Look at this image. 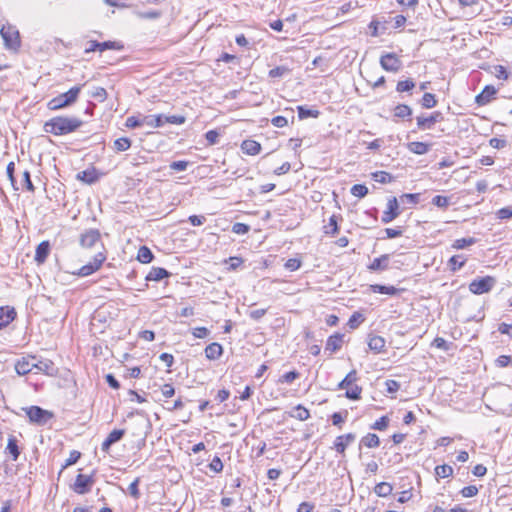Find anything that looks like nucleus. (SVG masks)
<instances>
[{"label": "nucleus", "mask_w": 512, "mask_h": 512, "mask_svg": "<svg viewBox=\"0 0 512 512\" xmlns=\"http://www.w3.org/2000/svg\"><path fill=\"white\" fill-rule=\"evenodd\" d=\"M83 121L77 117L56 116L43 125V131L54 136H63L77 131Z\"/></svg>", "instance_id": "obj_1"}, {"label": "nucleus", "mask_w": 512, "mask_h": 512, "mask_svg": "<svg viewBox=\"0 0 512 512\" xmlns=\"http://www.w3.org/2000/svg\"><path fill=\"white\" fill-rule=\"evenodd\" d=\"M82 86H74L67 92L62 93L48 101L47 107L49 110L55 111L71 106L78 99Z\"/></svg>", "instance_id": "obj_2"}, {"label": "nucleus", "mask_w": 512, "mask_h": 512, "mask_svg": "<svg viewBox=\"0 0 512 512\" xmlns=\"http://www.w3.org/2000/svg\"><path fill=\"white\" fill-rule=\"evenodd\" d=\"M24 411L29 418V421L39 426L46 425L50 420L54 418L53 412L45 410L40 406L33 405L26 407L24 408Z\"/></svg>", "instance_id": "obj_3"}, {"label": "nucleus", "mask_w": 512, "mask_h": 512, "mask_svg": "<svg viewBox=\"0 0 512 512\" xmlns=\"http://www.w3.org/2000/svg\"><path fill=\"white\" fill-rule=\"evenodd\" d=\"M495 284L496 279L492 276L476 278L469 284V290L475 295H481L490 292Z\"/></svg>", "instance_id": "obj_4"}, {"label": "nucleus", "mask_w": 512, "mask_h": 512, "mask_svg": "<svg viewBox=\"0 0 512 512\" xmlns=\"http://www.w3.org/2000/svg\"><path fill=\"white\" fill-rule=\"evenodd\" d=\"M79 243L82 248L91 249L97 245L103 246L101 242V234L98 229L85 230L79 238Z\"/></svg>", "instance_id": "obj_5"}, {"label": "nucleus", "mask_w": 512, "mask_h": 512, "mask_svg": "<svg viewBox=\"0 0 512 512\" xmlns=\"http://www.w3.org/2000/svg\"><path fill=\"white\" fill-rule=\"evenodd\" d=\"M5 47L10 50H17L20 47L19 32L12 26H3L0 30Z\"/></svg>", "instance_id": "obj_6"}, {"label": "nucleus", "mask_w": 512, "mask_h": 512, "mask_svg": "<svg viewBox=\"0 0 512 512\" xmlns=\"http://www.w3.org/2000/svg\"><path fill=\"white\" fill-rule=\"evenodd\" d=\"M94 483V475H84L80 473L76 476L75 482L72 485V489L75 493L84 495L90 492Z\"/></svg>", "instance_id": "obj_7"}, {"label": "nucleus", "mask_w": 512, "mask_h": 512, "mask_svg": "<svg viewBox=\"0 0 512 512\" xmlns=\"http://www.w3.org/2000/svg\"><path fill=\"white\" fill-rule=\"evenodd\" d=\"M381 67L388 72H398L402 67L400 58L392 52L382 54L380 57Z\"/></svg>", "instance_id": "obj_8"}, {"label": "nucleus", "mask_w": 512, "mask_h": 512, "mask_svg": "<svg viewBox=\"0 0 512 512\" xmlns=\"http://www.w3.org/2000/svg\"><path fill=\"white\" fill-rule=\"evenodd\" d=\"M443 120V114L440 111H435L431 113L429 116L420 115L417 116V128L419 130H430L434 127L437 122Z\"/></svg>", "instance_id": "obj_9"}, {"label": "nucleus", "mask_w": 512, "mask_h": 512, "mask_svg": "<svg viewBox=\"0 0 512 512\" xmlns=\"http://www.w3.org/2000/svg\"><path fill=\"white\" fill-rule=\"evenodd\" d=\"M106 257L103 253L99 252L95 255L93 262H89L88 264L82 266L77 272H75V275L86 277L94 272H96L105 261Z\"/></svg>", "instance_id": "obj_10"}, {"label": "nucleus", "mask_w": 512, "mask_h": 512, "mask_svg": "<svg viewBox=\"0 0 512 512\" xmlns=\"http://www.w3.org/2000/svg\"><path fill=\"white\" fill-rule=\"evenodd\" d=\"M399 203L396 197L388 199L387 209L383 212L381 221L384 224L392 222L400 215Z\"/></svg>", "instance_id": "obj_11"}, {"label": "nucleus", "mask_w": 512, "mask_h": 512, "mask_svg": "<svg viewBox=\"0 0 512 512\" xmlns=\"http://www.w3.org/2000/svg\"><path fill=\"white\" fill-rule=\"evenodd\" d=\"M124 435H125L124 429H114L113 431H111L109 433L107 438L103 441V443L101 445V450L103 452L108 453L110 450V447L113 444L119 442L124 437Z\"/></svg>", "instance_id": "obj_12"}, {"label": "nucleus", "mask_w": 512, "mask_h": 512, "mask_svg": "<svg viewBox=\"0 0 512 512\" xmlns=\"http://www.w3.org/2000/svg\"><path fill=\"white\" fill-rule=\"evenodd\" d=\"M497 90L493 85H486L483 90L475 97V102L479 106L488 104L496 95Z\"/></svg>", "instance_id": "obj_13"}, {"label": "nucleus", "mask_w": 512, "mask_h": 512, "mask_svg": "<svg viewBox=\"0 0 512 512\" xmlns=\"http://www.w3.org/2000/svg\"><path fill=\"white\" fill-rule=\"evenodd\" d=\"M356 435L354 433H347L336 437L334 441V449L340 454H344L347 446L354 442Z\"/></svg>", "instance_id": "obj_14"}, {"label": "nucleus", "mask_w": 512, "mask_h": 512, "mask_svg": "<svg viewBox=\"0 0 512 512\" xmlns=\"http://www.w3.org/2000/svg\"><path fill=\"white\" fill-rule=\"evenodd\" d=\"M390 255L383 254L375 258L369 265L368 269L373 272L385 271L389 268Z\"/></svg>", "instance_id": "obj_15"}, {"label": "nucleus", "mask_w": 512, "mask_h": 512, "mask_svg": "<svg viewBox=\"0 0 512 512\" xmlns=\"http://www.w3.org/2000/svg\"><path fill=\"white\" fill-rule=\"evenodd\" d=\"M16 317L14 308L0 307V330L8 326Z\"/></svg>", "instance_id": "obj_16"}, {"label": "nucleus", "mask_w": 512, "mask_h": 512, "mask_svg": "<svg viewBox=\"0 0 512 512\" xmlns=\"http://www.w3.org/2000/svg\"><path fill=\"white\" fill-rule=\"evenodd\" d=\"M50 253V243L49 241H42L36 247L35 251V261L39 264H42L46 261L48 255Z\"/></svg>", "instance_id": "obj_17"}, {"label": "nucleus", "mask_w": 512, "mask_h": 512, "mask_svg": "<svg viewBox=\"0 0 512 512\" xmlns=\"http://www.w3.org/2000/svg\"><path fill=\"white\" fill-rule=\"evenodd\" d=\"M343 337L344 335L340 333H335L334 335L329 336L325 350L330 351L331 353L338 351L342 347Z\"/></svg>", "instance_id": "obj_18"}, {"label": "nucleus", "mask_w": 512, "mask_h": 512, "mask_svg": "<svg viewBox=\"0 0 512 512\" xmlns=\"http://www.w3.org/2000/svg\"><path fill=\"white\" fill-rule=\"evenodd\" d=\"M222 354L223 347L217 342H213L205 348V356L209 360H217L222 356Z\"/></svg>", "instance_id": "obj_19"}, {"label": "nucleus", "mask_w": 512, "mask_h": 512, "mask_svg": "<svg viewBox=\"0 0 512 512\" xmlns=\"http://www.w3.org/2000/svg\"><path fill=\"white\" fill-rule=\"evenodd\" d=\"M243 153L247 155H257L261 151V144L255 140H244L241 144Z\"/></svg>", "instance_id": "obj_20"}, {"label": "nucleus", "mask_w": 512, "mask_h": 512, "mask_svg": "<svg viewBox=\"0 0 512 512\" xmlns=\"http://www.w3.org/2000/svg\"><path fill=\"white\" fill-rule=\"evenodd\" d=\"M35 368V363L31 362L29 358H22L15 364V370L18 375H26Z\"/></svg>", "instance_id": "obj_21"}, {"label": "nucleus", "mask_w": 512, "mask_h": 512, "mask_svg": "<svg viewBox=\"0 0 512 512\" xmlns=\"http://www.w3.org/2000/svg\"><path fill=\"white\" fill-rule=\"evenodd\" d=\"M77 179L86 183V184H94L99 179V174L97 173L95 168L91 170H84L77 174Z\"/></svg>", "instance_id": "obj_22"}, {"label": "nucleus", "mask_w": 512, "mask_h": 512, "mask_svg": "<svg viewBox=\"0 0 512 512\" xmlns=\"http://www.w3.org/2000/svg\"><path fill=\"white\" fill-rule=\"evenodd\" d=\"M407 148L410 152L416 155H424L429 152L431 144L420 141H413L407 144Z\"/></svg>", "instance_id": "obj_23"}, {"label": "nucleus", "mask_w": 512, "mask_h": 512, "mask_svg": "<svg viewBox=\"0 0 512 512\" xmlns=\"http://www.w3.org/2000/svg\"><path fill=\"white\" fill-rule=\"evenodd\" d=\"M142 123L151 128H159L164 125V115H147L142 117Z\"/></svg>", "instance_id": "obj_24"}, {"label": "nucleus", "mask_w": 512, "mask_h": 512, "mask_svg": "<svg viewBox=\"0 0 512 512\" xmlns=\"http://www.w3.org/2000/svg\"><path fill=\"white\" fill-rule=\"evenodd\" d=\"M171 275L169 271L161 267H153L146 276L147 281H160Z\"/></svg>", "instance_id": "obj_25"}, {"label": "nucleus", "mask_w": 512, "mask_h": 512, "mask_svg": "<svg viewBox=\"0 0 512 512\" xmlns=\"http://www.w3.org/2000/svg\"><path fill=\"white\" fill-rule=\"evenodd\" d=\"M370 290L373 293L386 294V295H397L400 292V289L394 286H386L381 284H373L370 286Z\"/></svg>", "instance_id": "obj_26"}, {"label": "nucleus", "mask_w": 512, "mask_h": 512, "mask_svg": "<svg viewBox=\"0 0 512 512\" xmlns=\"http://www.w3.org/2000/svg\"><path fill=\"white\" fill-rule=\"evenodd\" d=\"M289 416L300 421H305L310 417V412L301 404L295 406L292 411L288 412Z\"/></svg>", "instance_id": "obj_27"}, {"label": "nucleus", "mask_w": 512, "mask_h": 512, "mask_svg": "<svg viewBox=\"0 0 512 512\" xmlns=\"http://www.w3.org/2000/svg\"><path fill=\"white\" fill-rule=\"evenodd\" d=\"M394 116L401 119L411 120L412 109L406 104H398L394 108Z\"/></svg>", "instance_id": "obj_28"}, {"label": "nucleus", "mask_w": 512, "mask_h": 512, "mask_svg": "<svg viewBox=\"0 0 512 512\" xmlns=\"http://www.w3.org/2000/svg\"><path fill=\"white\" fill-rule=\"evenodd\" d=\"M368 346L375 353H380L385 346V340L381 336H372L369 338Z\"/></svg>", "instance_id": "obj_29"}, {"label": "nucleus", "mask_w": 512, "mask_h": 512, "mask_svg": "<svg viewBox=\"0 0 512 512\" xmlns=\"http://www.w3.org/2000/svg\"><path fill=\"white\" fill-rule=\"evenodd\" d=\"M154 258L152 251L147 246H141L138 250L137 260L143 264L150 263Z\"/></svg>", "instance_id": "obj_30"}, {"label": "nucleus", "mask_w": 512, "mask_h": 512, "mask_svg": "<svg viewBox=\"0 0 512 512\" xmlns=\"http://www.w3.org/2000/svg\"><path fill=\"white\" fill-rule=\"evenodd\" d=\"M35 369L40 372H44L47 375H53L54 372V364L51 360H39L35 363Z\"/></svg>", "instance_id": "obj_31"}, {"label": "nucleus", "mask_w": 512, "mask_h": 512, "mask_svg": "<svg viewBox=\"0 0 512 512\" xmlns=\"http://www.w3.org/2000/svg\"><path fill=\"white\" fill-rule=\"evenodd\" d=\"M393 487L387 482H380L374 487V492L379 497H387L392 493Z\"/></svg>", "instance_id": "obj_32"}, {"label": "nucleus", "mask_w": 512, "mask_h": 512, "mask_svg": "<svg viewBox=\"0 0 512 512\" xmlns=\"http://www.w3.org/2000/svg\"><path fill=\"white\" fill-rule=\"evenodd\" d=\"M380 444L379 437L374 433H368L364 437H362L360 441V445H364L368 448H376Z\"/></svg>", "instance_id": "obj_33"}, {"label": "nucleus", "mask_w": 512, "mask_h": 512, "mask_svg": "<svg viewBox=\"0 0 512 512\" xmlns=\"http://www.w3.org/2000/svg\"><path fill=\"white\" fill-rule=\"evenodd\" d=\"M9 454L12 456V459L16 461L20 455V449L17 444V440L14 436H10L8 438V443L6 447Z\"/></svg>", "instance_id": "obj_34"}, {"label": "nucleus", "mask_w": 512, "mask_h": 512, "mask_svg": "<svg viewBox=\"0 0 512 512\" xmlns=\"http://www.w3.org/2000/svg\"><path fill=\"white\" fill-rule=\"evenodd\" d=\"M298 117L300 120L312 117L317 118L320 114L318 110L309 109L306 106H298L297 107Z\"/></svg>", "instance_id": "obj_35"}, {"label": "nucleus", "mask_w": 512, "mask_h": 512, "mask_svg": "<svg viewBox=\"0 0 512 512\" xmlns=\"http://www.w3.org/2000/svg\"><path fill=\"white\" fill-rule=\"evenodd\" d=\"M357 381V372L356 370L350 371L345 378L338 384L339 389H346L352 385H355Z\"/></svg>", "instance_id": "obj_36"}, {"label": "nucleus", "mask_w": 512, "mask_h": 512, "mask_svg": "<svg viewBox=\"0 0 512 512\" xmlns=\"http://www.w3.org/2000/svg\"><path fill=\"white\" fill-rule=\"evenodd\" d=\"M466 263V259L459 255L452 256L448 261V266L451 271L455 272L460 270Z\"/></svg>", "instance_id": "obj_37"}, {"label": "nucleus", "mask_w": 512, "mask_h": 512, "mask_svg": "<svg viewBox=\"0 0 512 512\" xmlns=\"http://www.w3.org/2000/svg\"><path fill=\"white\" fill-rule=\"evenodd\" d=\"M421 105L425 109L434 108L437 105L436 96L433 93L426 92L424 93L421 99Z\"/></svg>", "instance_id": "obj_38"}, {"label": "nucleus", "mask_w": 512, "mask_h": 512, "mask_svg": "<svg viewBox=\"0 0 512 512\" xmlns=\"http://www.w3.org/2000/svg\"><path fill=\"white\" fill-rule=\"evenodd\" d=\"M132 145V141L127 137H121L114 141V149L118 152L127 151Z\"/></svg>", "instance_id": "obj_39"}, {"label": "nucleus", "mask_w": 512, "mask_h": 512, "mask_svg": "<svg viewBox=\"0 0 512 512\" xmlns=\"http://www.w3.org/2000/svg\"><path fill=\"white\" fill-rule=\"evenodd\" d=\"M476 243V239L473 238V237H468V238H460V239H456L453 244H452V248L454 249H457V250H461V249H464L468 246H471L473 244Z\"/></svg>", "instance_id": "obj_40"}, {"label": "nucleus", "mask_w": 512, "mask_h": 512, "mask_svg": "<svg viewBox=\"0 0 512 512\" xmlns=\"http://www.w3.org/2000/svg\"><path fill=\"white\" fill-rule=\"evenodd\" d=\"M324 229L326 234L335 235L339 232L338 218L336 215H332L329 218V222L327 225L324 226Z\"/></svg>", "instance_id": "obj_41"}, {"label": "nucleus", "mask_w": 512, "mask_h": 512, "mask_svg": "<svg viewBox=\"0 0 512 512\" xmlns=\"http://www.w3.org/2000/svg\"><path fill=\"white\" fill-rule=\"evenodd\" d=\"M453 474V468L450 465L443 464L438 465L435 468V475L440 478H448L452 476Z\"/></svg>", "instance_id": "obj_42"}, {"label": "nucleus", "mask_w": 512, "mask_h": 512, "mask_svg": "<svg viewBox=\"0 0 512 512\" xmlns=\"http://www.w3.org/2000/svg\"><path fill=\"white\" fill-rule=\"evenodd\" d=\"M373 180L382 184L392 182L393 176L386 171H377L372 174Z\"/></svg>", "instance_id": "obj_43"}, {"label": "nucleus", "mask_w": 512, "mask_h": 512, "mask_svg": "<svg viewBox=\"0 0 512 512\" xmlns=\"http://www.w3.org/2000/svg\"><path fill=\"white\" fill-rule=\"evenodd\" d=\"M362 388L358 385H352L346 388L345 396L350 400H359L361 398Z\"/></svg>", "instance_id": "obj_44"}, {"label": "nucleus", "mask_w": 512, "mask_h": 512, "mask_svg": "<svg viewBox=\"0 0 512 512\" xmlns=\"http://www.w3.org/2000/svg\"><path fill=\"white\" fill-rule=\"evenodd\" d=\"M415 82L412 79L399 81L396 85L397 92H409L415 87Z\"/></svg>", "instance_id": "obj_45"}, {"label": "nucleus", "mask_w": 512, "mask_h": 512, "mask_svg": "<svg viewBox=\"0 0 512 512\" xmlns=\"http://www.w3.org/2000/svg\"><path fill=\"white\" fill-rule=\"evenodd\" d=\"M123 48V45L119 42H116V41H104V42H99V49L98 51L100 52H103V51H106L108 49H113V50H121Z\"/></svg>", "instance_id": "obj_46"}, {"label": "nucleus", "mask_w": 512, "mask_h": 512, "mask_svg": "<svg viewBox=\"0 0 512 512\" xmlns=\"http://www.w3.org/2000/svg\"><path fill=\"white\" fill-rule=\"evenodd\" d=\"M432 204L438 208L446 209L450 205V197L436 195L432 199Z\"/></svg>", "instance_id": "obj_47"}, {"label": "nucleus", "mask_w": 512, "mask_h": 512, "mask_svg": "<svg viewBox=\"0 0 512 512\" xmlns=\"http://www.w3.org/2000/svg\"><path fill=\"white\" fill-rule=\"evenodd\" d=\"M400 200L402 203L416 205L420 200L419 193H406L400 196Z\"/></svg>", "instance_id": "obj_48"}, {"label": "nucleus", "mask_w": 512, "mask_h": 512, "mask_svg": "<svg viewBox=\"0 0 512 512\" xmlns=\"http://www.w3.org/2000/svg\"><path fill=\"white\" fill-rule=\"evenodd\" d=\"M364 319L365 318L361 313L354 312L348 320V326L351 329H356L364 321Z\"/></svg>", "instance_id": "obj_49"}, {"label": "nucleus", "mask_w": 512, "mask_h": 512, "mask_svg": "<svg viewBox=\"0 0 512 512\" xmlns=\"http://www.w3.org/2000/svg\"><path fill=\"white\" fill-rule=\"evenodd\" d=\"M351 194L358 198H363L368 194V188L363 184H355L351 188Z\"/></svg>", "instance_id": "obj_50"}, {"label": "nucleus", "mask_w": 512, "mask_h": 512, "mask_svg": "<svg viewBox=\"0 0 512 512\" xmlns=\"http://www.w3.org/2000/svg\"><path fill=\"white\" fill-rule=\"evenodd\" d=\"M290 69L286 66H277L269 71V77L271 78H280L284 75L288 74Z\"/></svg>", "instance_id": "obj_51"}, {"label": "nucleus", "mask_w": 512, "mask_h": 512, "mask_svg": "<svg viewBox=\"0 0 512 512\" xmlns=\"http://www.w3.org/2000/svg\"><path fill=\"white\" fill-rule=\"evenodd\" d=\"M299 377H300L299 372H297L296 370H293V371L283 374L280 377L279 382L289 384V383H292L293 381H295L296 379H298Z\"/></svg>", "instance_id": "obj_52"}, {"label": "nucleus", "mask_w": 512, "mask_h": 512, "mask_svg": "<svg viewBox=\"0 0 512 512\" xmlns=\"http://www.w3.org/2000/svg\"><path fill=\"white\" fill-rule=\"evenodd\" d=\"M388 425H389V418L387 416H382L373 423L371 428L374 430L383 431L388 427Z\"/></svg>", "instance_id": "obj_53"}, {"label": "nucleus", "mask_w": 512, "mask_h": 512, "mask_svg": "<svg viewBox=\"0 0 512 512\" xmlns=\"http://www.w3.org/2000/svg\"><path fill=\"white\" fill-rule=\"evenodd\" d=\"M81 457V453L77 450H72L69 454V457L66 459L65 464L62 466V469H65L71 465H74Z\"/></svg>", "instance_id": "obj_54"}, {"label": "nucleus", "mask_w": 512, "mask_h": 512, "mask_svg": "<svg viewBox=\"0 0 512 512\" xmlns=\"http://www.w3.org/2000/svg\"><path fill=\"white\" fill-rule=\"evenodd\" d=\"M249 230L250 226L241 222L234 223L232 226V232L238 235H244L248 233Z\"/></svg>", "instance_id": "obj_55"}, {"label": "nucleus", "mask_w": 512, "mask_h": 512, "mask_svg": "<svg viewBox=\"0 0 512 512\" xmlns=\"http://www.w3.org/2000/svg\"><path fill=\"white\" fill-rule=\"evenodd\" d=\"M186 119L182 115H171V116H165L164 115V124H175V125H181L185 123Z\"/></svg>", "instance_id": "obj_56"}, {"label": "nucleus", "mask_w": 512, "mask_h": 512, "mask_svg": "<svg viewBox=\"0 0 512 512\" xmlns=\"http://www.w3.org/2000/svg\"><path fill=\"white\" fill-rule=\"evenodd\" d=\"M139 483H140V479L136 478L128 487L129 494L134 499H139V497H140V491L138 489Z\"/></svg>", "instance_id": "obj_57"}, {"label": "nucleus", "mask_w": 512, "mask_h": 512, "mask_svg": "<svg viewBox=\"0 0 512 512\" xmlns=\"http://www.w3.org/2000/svg\"><path fill=\"white\" fill-rule=\"evenodd\" d=\"M348 412L345 411L344 415L341 412H335L331 415L332 424L335 426H340L346 419Z\"/></svg>", "instance_id": "obj_58"}, {"label": "nucleus", "mask_w": 512, "mask_h": 512, "mask_svg": "<svg viewBox=\"0 0 512 512\" xmlns=\"http://www.w3.org/2000/svg\"><path fill=\"white\" fill-rule=\"evenodd\" d=\"M137 15L142 19H158L162 13L157 10H150L145 12H138Z\"/></svg>", "instance_id": "obj_59"}, {"label": "nucleus", "mask_w": 512, "mask_h": 512, "mask_svg": "<svg viewBox=\"0 0 512 512\" xmlns=\"http://www.w3.org/2000/svg\"><path fill=\"white\" fill-rule=\"evenodd\" d=\"M432 346L444 351H448L450 348V344L442 337H436L432 342Z\"/></svg>", "instance_id": "obj_60"}, {"label": "nucleus", "mask_w": 512, "mask_h": 512, "mask_svg": "<svg viewBox=\"0 0 512 512\" xmlns=\"http://www.w3.org/2000/svg\"><path fill=\"white\" fill-rule=\"evenodd\" d=\"M144 123H142V118L139 119L135 116H130L126 119V123H125V126L128 127V128H131V129H134V128H137V127H140V126H143Z\"/></svg>", "instance_id": "obj_61"}, {"label": "nucleus", "mask_w": 512, "mask_h": 512, "mask_svg": "<svg viewBox=\"0 0 512 512\" xmlns=\"http://www.w3.org/2000/svg\"><path fill=\"white\" fill-rule=\"evenodd\" d=\"M284 266L289 271H296L301 267V261L297 258H290L286 261Z\"/></svg>", "instance_id": "obj_62"}, {"label": "nucleus", "mask_w": 512, "mask_h": 512, "mask_svg": "<svg viewBox=\"0 0 512 512\" xmlns=\"http://www.w3.org/2000/svg\"><path fill=\"white\" fill-rule=\"evenodd\" d=\"M460 493L462 494L463 497L470 498V497L477 495L478 488L475 485H469V486L462 488Z\"/></svg>", "instance_id": "obj_63"}, {"label": "nucleus", "mask_w": 512, "mask_h": 512, "mask_svg": "<svg viewBox=\"0 0 512 512\" xmlns=\"http://www.w3.org/2000/svg\"><path fill=\"white\" fill-rule=\"evenodd\" d=\"M223 463L218 456H215L209 464V468L216 473H220L223 470Z\"/></svg>", "instance_id": "obj_64"}]
</instances>
